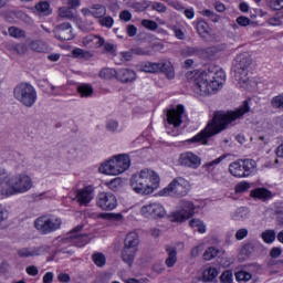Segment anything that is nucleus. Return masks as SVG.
Listing matches in <instances>:
<instances>
[{"label":"nucleus","instance_id":"1","mask_svg":"<svg viewBox=\"0 0 283 283\" xmlns=\"http://www.w3.org/2000/svg\"><path fill=\"white\" fill-rule=\"evenodd\" d=\"M249 109V102H244L243 105L235 111L228 113H214L212 122L209 123L199 134L193 136L191 139H188V143L207 145V143H209V138H213V136L222 134V132L227 129L228 125H231L234 120L242 118L244 114H248Z\"/></svg>","mask_w":283,"mask_h":283},{"label":"nucleus","instance_id":"2","mask_svg":"<svg viewBox=\"0 0 283 283\" xmlns=\"http://www.w3.org/2000/svg\"><path fill=\"white\" fill-rule=\"evenodd\" d=\"M33 182L30 175L8 172L0 166V196H17V193H28L32 189Z\"/></svg>","mask_w":283,"mask_h":283},{"label":"nucleus","instance_id":"3","mask_svg":"<svg viewBox=\"0 0 283 283\" xmlns=\"http://www.w3.org/2000/svg\"><path fill=\"white\" fill-rule=\"evenodd\" d=\"M227 74L220 70L213 73L212 71H205L197 73L192 80V90L199 96H209L216 94L219 90L224 87Z\"/></svg>","mask_w":283,"mask_h":283},{"label":"nucleus","instance_id":"4","mask_svg":"<svg viewBox=\"0 0 283 283\" xmlns=\"http://www.w3.org/2000/svg\"><path fill=\"white\" fill-rule=\"evenodd\" d=\"M160 186V176L151 169H144L130 177V187L135 193L149 196Z\"/></svg>","mask_w":283,"mask_h":283},{"label":"nucleus","instance_id":"5","mask_svg":"<svg viewBox=\"0 0 283 283\" xmlns=\"http://www.w3.org/2000/svg\"><path fill=\"white\" fill-rule=\"evenodd\" d=\"M130 166L132 159L129 158V155L119 154L113 156L112 159L102 164L98 171L105 176H120V174H125Z\"/></svg>","mask_w":283,"mask_h":283},{"label":"nucleus","instance_id":"6","mask_svg":"<svg viewBox=\"0 0 283 283\" xmlns=\"http://www.w3.org/2000/svg\"><path fill=\"white\" fill-rule=\"evenodd\" d=\"M13 96L24 107H34L39 96L36 88L30 83H20L13 90Z\"/></svg>","mask_w":283,"mask_h":283},{"label":"nucleus","instance_id":"7","mask_svg":"<svg viewBox=\"0 0 283 283\" xmlns=\"http://www.w3.org/2000/svg\"><path fill=\"white\" fill-rule=\"evenodd\" d=\"M256 167L258 163L253 159H238L229 165V172L234 178H249Z\"/></svg>","mask_w":283,"mask_h":283},{"label":"nucleus","instance_id":"8","mask_svg":"<svg viewBox=\"0 0 283 283\" xmlns=\"http://www.w3.org/2000/svg\"><path fill=\"white\" fill-rule=\"evenodd\" d=\"M189 180L182 177H176L166 188L163 189V196H171L172 198H185L189 193Z\"/></svg>","mask_w":283,"mask_h":283},{"label":"nucleus","instance_id":"9","mask_svg":"<svg viewBox=\"0 0 283 283\" xmlns=\"http://www.w3.org/2000/svg\"><path fill=\"white\" fill-rule=\"evenodd\" d=\"M196 216V206L192 201L181 199L178 202L177 210L171 213L172 222H187L189 218Z\"/></svg>","mask_w":283,"mask_h":283},{"label":"nucleus","instance_id":"10","mask_svg":"<svg viewBox=\"0 0 283 283\" xmlns=\"http://www.w3.org/2000/svg\"><path fill=\"white\" fill-rule=\"evenodd\" d=\"M61 218L59 217H40L34 221V227L36 231L42 233L43 235H48L49 233H54L57 229H61Z\"/></svg>","mask_w":283,"mask_h":283},{"label":"nucleus","instance_id":"11","mask_svg":"<svg viewBox=\"0 0 283 283\" xmlns=\"http://www.w3.org/2000/svg\"><path fill=\"white\" fill-rule=\"evenodd\" d=\"M95 201L96 207L102 209V211H114V209L118 207V200L116 199V196L107 191L98 192Z\"/></svg>","mask_w":283,"mask_h":283},{"label":"nucleus","instance_id":"12","mask_svg":"<svg viewBox=\"0 0 283 283\" xmlns=\"http://www.w3.org/2000/svg\"><path fill=\"white\" fill-rule=\"evenodd\" d=\"M96 193V187L93 185L84 186L75 190V200L80 205V207H87L90 202L94 200V196Z\"/></svg>","mask_w":283,"mask_h":283},{"label":"nucleus","instance_id":"13","mask_svg":"<svg viewBox=\"0 0 283 283\" xmlns=\"http://www.w3.org/2000/svg\"><path fill=\"white\" fill-rule=\"evenodd\" d=\"M140 213L144 218H165L167 211L159 202H150L142 207Z\"/></svg>","mask_w":283,"mask_h":283},{"label":"nucleus","instance_id":"14","mask_svg":"<svg viewBox=\"0 0 283 283\" xmlns=\"http://www.w3.org/2000/svg\"><path fill=\"white\" fill-rule=\"evenodd\" d=\"M50 251L48 245L40 247H28L20 248L17 250V255L22 260H28V258H39L40 255H45Z\"/></svg>","mask_w":283,"mask_h":283},{"label":"nucleus","instance_id":"15","mask_svg":"<svg viewBox=\"0 0 283 283\" xmlns=\"http://www.w3.org/2000/svg\"><path fill=\"white\" fill-rule=\"evenodd\" d=\"M182 116H185V106L178 105L175 108L167 111L166 120L167 125H172V127L178 128L182 125Z\"/></svg>","mask_w":283,"mask_h":283},{"label":"nucleus","instance_id":"16","mask_svg":"<svg viewBox=\"0 0 283 283\" xmlns=\"http://www.w3.org/2000/svg\"><path fill=\"white\" fill-rule=\"evenodd\" d=\"M201 163L200 157L191 151L181 153L178 158V164L181 167H189L190 169H198Z\"/></svg>","mask_w":283,"mask_h":283},{"label":"nucleus","instance_id":"17","mask_svg":"<svg viewBox=\"0 0 283 283\" xmlns=\"http://www.w3.org/2000/svg\"><path fill=\"white\" fill-rule=\"evenodd\" d=\"M234 78L237 81V85H239L241 90H251V80L249 78V71L234 70Z\"/></svg>","mask_w":283,"mask_h":283},{"label":"nucleus","instance_id":"18","mask_svg":"<svg viewBox=\"0 0 283 283\" xmlns=\"http://www.w3.org/2000/svg\"><path fill=\"white\" fill-rule=\"evenodd\" d=\"M116 78L120 83H134L136 81V71L132 69H119L116 71Z\"/></svg>","mask_w":283,"mask_h":283},{"label":"nucleus","instance_id":"19","mask_svg":"<svg viewBox=\"0 0 283 283\" xmlns=\"http://www.w3.org/2000/svg\"><path fill=\"white\" fill-rule=\"evenodd\" d=\"M250 197L254 200H261L262 202H266V200H271L273 198V192L264 187H261L251 190Z\"/></svg>","mask_w":283,"mask_h":283},{"label":"nucleus","instance_id":"20","mask_svg":"<svg viewBox=\"0 0 283 283\" xmlns=\"http://www.w3.org/2000/svg\"><path fill=\"white\" fill-rule=\"evenodd\" d=\"M250 65H251V55H249V53H241L237 55L235 63H234L235 70L249 71Z\"/></svg>","mask_w":283,"mask_h":283},{"label":"nucleus","instance_id":"21","mask_svg":"<svg viewBox=\"0 0 283 283\" xmlns=\"http://www.w3.org/2000/svg\"><path fill=\"white\" fill-rule=\"evenodd\" d=\"M158 72H163L167 76V78H174L176 76V72L174 71V64L167 60H163L157 62Z\"/></svg>","mask_w":283,"mask_h":283},{"label":"nucleus","instance_id":"22","mask_svg":"<svg viewBox=\"0 0 283 283\" xmlns=\"http://www.w3.org/2000/svg\"><path fill=\"white\" fill-rule=\"evenodd\" d=\"M230 218L234 222H244V220H249V208L239 207L234 211L230 212Z\"/></svg>","mask_w":283,"mask_h":283},{"label":"nucleus","instance_id":"23","mask_svg":"<svg viewBox=\"0 0 283 283\" xmlns=\"http://www.w3.org/2000/svg\"><path fill=\"white\" fill-rule=\"evenodd\" d=\"M136 253H138V250H132L129 248H123L122 250V261L124 264H127L129 269L134 266V261L136 260Z\"/></svg>","mask_w":283,"mask_h":283},{"label":"nucleus","instance_id":"24","mask_svg":"<svg viewBox=\"0 0 283 283\" xmlns=\"http://www.w3.org/2000/svg\"><path fill=\"white\" fill-rule=\"evenodd\" d=\"M138 244H140L138 233L129 232L124 240V249H132L138 251Z\"/></svg>","mask_w":283,"mask_h":283},{"label":"nucleus","instance_id":"25","mask_svg":"<svg viewBox=\"0 0 283 283\" xmlns=\"http://www.w3.org/2000/svg\"><path fill=\"white\" fill-rule=\"evenodd\" d=\"M56 39H60V41H70L72 39V27L70 23H63L57 28Z\"/></svg>","mask_w":283,"mask_h":283},{"label":"nucleus","instance_id":"26","mask_svg":"<svg viewBox=\"0 0 283 283\" xmlns=\"http://www.w3.org/2000/svg\"><path fill=\"white\" fill-rule=\"evenodd\" d=\"M166 252L168 254V258L166 259V266L171 269V266L178 262V251L174 245H166Z\"/></svg>","mask_w":283,"mask_h":283},{"label":"nucleus","instance_id":"27","mask_svg":"<svg viewBox=\"0 0 283 283\" xmlns=\"http://www.w3.org/2000/svg\"><path fill=\"white\" fill-rule=\"evenodd\" d=\"M92 7V17L93 19H103L107 14V7L102 3H94L91 4Z\"/></svg>","mask_w":283,"mask_h":283},{"label":"nucleus","instance_id":"28","mask_svg":"<svg viewBox=\"0 0 283 283\" xmlns=\"http://www.w3.org/2000/svg\"><path fill=\"white\" fill-rule=\"evenodd\" d=\"M38 14L42 17H50L52 14V8L50 7V2L48 1H40L34 7Z\"/></svg>","mask_w":283,"mask_h":283},{"label":"nucleus","instance_id":"29","mask_svg":"<svg viewBox=\"0 0 283 283\" xmlns=\"http://www.w3.org/2000/svg\"><path fill=\"white\" fill-rule=\"evenodd\" d=\"M197 32L201 39H207V36H211V27L205 20H200L197 23Z\"/></svg>","mask_w":283,"mask_h":283},{"label":"nucleus","instance_id":"30","mask_svg":"<svg viewBox=\"0 0 283 283\" xmlns=\"http://www.w3.org/2000/svg\"><path fill=\"white\" fill-rule=\"evenodd\" d=\"M138 71L154 74L158 72V62H143L138 65Z\"/></svg>","mask_w":283,"mask_h":283},{"label":"nucleus","instance_id":"31","mask_svg":"<svg viewBox=\"0 0 283 283\" xmlns=\"http://www.w3.org/2000/svg\"><path fill=\"white\" fill-rule=\"evenodd\" d=\"M116 69L104 67L99 71L98 76L104 81H112V78H116Z\"/></svg>","mask_w":283,"mask_h":283},{"label":"nucleus","instance_id":"32","mask_svg":"<svg viewBox=\"0 0 283 283\" xmlns=\"http://www.w3.org/2000/svg\"><path fill=\"white\" fill-rule=\"evenodd\" d=\"M30 50L33 52H48V43L43 40H35L29 44Z\"/></svg>","mask_w":283,"mask_h":283},{"label":"nucleus","instance_id":"33","mask_svg":"<svg viewBox=\"0 0 283 283\" xmlns=\"http://www.w3.org/2000/svg\"><path fill=\"white\" fill-rule=\"evenodd\" d=\"M261 238L265 244H273L277 234L275 233V230H265L261 233Z\"/></svg>","mask_w":283,"mask_h":283},{"label":"nucleus","instance_id":"34","mask_svg":"<svg viewBox=\"0 0 283 283\" xmlns=\"http://www.w3.org/2000/svg\"><path fill=\"white\" fill-rule=\"evenodd\" d=\"M77 92L82 98H90L94 94V87L90 84H82L77 87Z\"/></svg>","mask_w":283,"mask_h":283},{"label":"nucleus","instance_id":"35","mask_svg":"<svg viewBox=\"0 0 283 283\" xmlns=\"http://www.w3.org/2000/svg\"><path fill=\"white\" fill-rule=\"evenodd\" d=\"M191 229H196L198 233H207V224L200 219H192L189 222Z\"/></svg>","mask_w":283,"mask_h":283},{"label":"nucleus","instance_id":"36","mask_svg":"<svg viewBox=\"0 0 283 283\" xmlns=\"http://www.w3.org/2000/svg\"><path fill=\"white\" fill-rule=\"evenodd\" d=\"M72 244L74 247H85V244H90V237L87 234H78L77 237H73Z\"/></svg>","mask_w":283,"mask_h":283},{"label":"nucleus","instance_id":"37","mask_svg":"<svg viewBox=\"0 0 283 283\" xmlns=\"http://www.w3.org/2000/svg\"><path fill=\"white\" fill-rule=\"evenodd\" d=\"M8 33L9 36H12V39H25V31L18 27H9Z\"/></svg>","mask_w":283,"mask_h":283},{"label":"nucleus","instance_id":"38","mask_svg":"<svg viewBox=\"0 0 283 283\" xmlns=\"http://www.w3.org/2000/svg\"><path fill=\"white\" fill-rule=\"evenodd\" d=\"M92 260L94 262L95 265L103 268L104 264H106L107 259L105 258V254L101 253V252H95L92 255Z\"/></svg>","mask_w":283,"mask_h":283},{"label":"nucleus","instance_id":"39","mask_svg":"<svg viewBox=\"0 0 283 283\" xmlns=\"http://www.w3.org/2000/svg\"><path fill=\"white\" fill-rule=\"evenodd\" d=\"M72 54L75 59H92V53L90 51H85L83 49H74Z\"/></svg>","mask_w":283,"mask_h":283},{"label":"nucleus","instance_id":"40","mask_svg":"<svg viewBox=\"0 0 283 283\" xmlns=\"http://www.w3.org/2000/svg\"><path fill=\"white\" fill-rule=\"evenodd\" d=\"M98 23L102 25V28H107L111 30V28H114V18L111 15H104L98 19Z\"/></svg>","mask_w":283,"mask_h":283},{"label":"nucleus","instance_id":"41","mask_svg":"<svg viewBox=\"0 0 283 283\" xmlns=\"http://www.w3.org/2000/svg\"><path fill=\"white\" fill-rule=\"evenodd\" d=\"M218 277V270L216 268H209L203 272V280L211 282V280H216Z\"/></svg>","mask_w":283,"mask_h":283},{"label":"nucleus","instance_id":"42","mask_svg":"<svg viewBox=\"0 0 283 283\" xmlns=\"http://www.w3.org/2000/svg\"><path fill=\"white\" fill-rule=\"evenodd\" d=\"M218 256V249L210 247L203 253V260L210 261Z\"/></svg>","mask_w":283,"mask_h":283},{"label":"nucleus","instance_id":"43","mask_svg":"<svg viewBox=\"0 0 283 283\" xmlns=\"http://www.w3.org/2000/svg\"><path fill=\"white\" fill-rule=\"evenodd\" d=\"M224 156H221V157H218L217 159L210 161V163H207L203 165V168L206 169V171H213V168L217 167V165H220L221 161L223 160Z\"/></svg>","mask_w":283,"mask_h":283},{"label":"nucleus","instance_id":"44","mask_svg":"<svg viewBox=\"0 0 283 283\" xmlns=\"http://www.w3.org/2000/svg\"><path fill=\"white\" fill-rule=\"evenodd\" d=\"M133 54H136L137 56H151V51L149 48H135L132 50Z\"/></svg>","mask_w":283,"mask_h":283},{"label":"nucleus","instance_id":"45","mask_svg":"<svg viewBox=\"0 0 283 283\" xmlns=\"http://www.w3.org/2000/svg\"><path fill=\"white\" fill-rule=\"evenodd\" d=\"M59 17L61 19H72V7H61L59 9Z\"/></svg>","mask_w":283,"mask_h":283},{"label":"nucleus","instance_id":"46","mask_svg":"<svg viewBox=\"0 0 283 283\" xmlns=\"http://www.w3.org/2000/svg\"><path fill=\"white\" fill-rule=\"evenodd\" d=\"M142 25H143V28H146V30H150L153 32L158 30V23L154 20L145 19L142 21Z\"/></svg>","mask_w":283,"mask_h":283},{"label":"nucleus","instance_id":"47","mask_svg":"<svg viewBox=\"0 0 283 283\" xmlns=\"http://www.w3.org/2000/svg\"><path fill=\"white\" fill-rule=\"evenodd\" d=\"M251 189V184L249 181H241L235 186V193H244Z\"/></svg>","mask_w":283,"mask_h":283},{"label":"nucleus","instance_id":"48","mask_svg":"<svg viewBox=\"0 0 283 283\" xmlns=\"http://www.w3.org/2000/svg\"><path fill=\"white\" fill-rule=\"evenodd\" d=\"M202 14L203 17H208V19H210L212 23H218L220 21V15L209 9L203 10Z\"/></svg>","mask_w":283,"mask_h":283},{"label":"nucleus","instance_id":"49","mask_svg":"<svg viewBox=\"0 0 283 283\" xmlns=\"http://www.w3.org/2000/svg\"><path fill=\"white\" fill-rule=\"evenodd\" d=\"M235 277H237L238 282H249V280H251L252 275H251V273H249L247 271H239L235 273Z\"/></svg>","mask_w":283,"mask_h":283},{"label":"nucleus","instance_id":"50","mask_svg":"<svg viewBox=\"0 0 283 283\" xmlns=\"http://www.w3.org/2000/svg\"><path fill=\"white\" fill-rule=\"evenodd\" d=\"M272 107H275L276 109H283V95L273 97Z\"/></svg>","mask_w":283,"mask_h":283},{"label":"nucleus","instance_id":"51","mask_svg":"<svg viewBox=\"0 0 283 283\" xmlns=\"http://www.w3.org/2000/svg\"><path fill=\"white\" fill-rule=\"evenodd\" d=\"M271 10H283V0H270Z\"/></svg>","mask_w":283,"mask_h":283},{"label":"nucleus","instance_id":"52","mask_svg":"<svg viewBox=\"0 0 283 283\" xmlns=\"http://www.w3.org/2000/svg\"><path fill=\"white\" fill-rule=\"evenodd\" d=\"M249 235V230L247 228H241L235 232V240H244Z\"/></svg>","mask_w":283,"mask_h":283},{"label":"nucleus","instance_id":"53","mask_svg":"<svg viewBox=\"0 0 283 283\" xmlns=\"http://www.w3.org/2000/svg\"><path fill=\"white\" fill-rule=\"evenodd\" d=\"M106 129L107 132H116V129H118V122L115 119H109L106 124Z\"/></svg>","mask_w":283,"mask_h":283},{"label":"nucleus","instance_id":"54","mask_svg":"<svg viewBox=\"0 0 283 283\" xmlns=\"http://www.w3.org/2000/svg\"><path fill=\"white\" fill-rule=\"evenodd\" d=\"M153 10H156V12H167V6L163 2H154L151 6Z\"/></svg>","mask_w":283,"mask_h":283},{"label":"nucleus","instance_id":"55","mask_svg":"<svg viewBox=\"0 0 283 283\" xmlns=\"http://www.w3.org/2000/svg\"><path fill=\"white\" fill-rule=\"evenodd\" d=\"M237 23L242 28H247V25H251V20L244 15L237 18Z\"/></svg>","mask_w":283,"mask_h":283},{"label":"nucleus","instance_id":"56","mask_svg":"<svg viewBox=\"0 0 283 283\" xmlns=\"http://www.w3.org/2000/svg\"><path fill=\"white\" fill-rule=\"evenodd\" d=\"M126 32L128 36H136V34H138V28H136V25L134 24H128L126 27Z\"/></svg>","mask_w":283,"mask_h":283},{"label":"nucleus","instance_id":"57","mask_svg":"<svg viewBox=\"0 0 283 283\" xmlns=\"http://www.w3.org/2000/svg\"><path fill=\"white\" fill-rule=\"evenodd\" d=\"M120 61H132V59H134V52L132 51H124V52H120Z\"/></svg>","mask_w":283,"mask_h":283},{"label":"nucleus","instance_id":"58","mask_svg":"<svg viewBox=\"0 0 283 283\" xmlns=\"http://www.w3.org/2000/svg\"><path fill=\"white\" fill-rule=\"evenodd\" d=\"M120 187V179L115 178L108 182V189H112V191H116Z\"/></svg>","mask_w":283,"mask_h":283},{"label":"nucleus","instance_id":"59","mask_svg":"<svg viewBox=\"0 0 283 283\" xmlns=\"http://www.w3.org/2000/svg\"><path fill=\"white\" fill-rule=\"evenodd\" d=\"M25 272L28 273V275H32L34 277L39 275V268H36L35 265H29L27 266Z\"/></svg>","mask_w":283,"mask_h":283},{"label":"nucleus","instance_id":"60","mask_svg":"<svg viewBox=\"0 0 283 283\" xmlns=\"http://www.w3.org/2000/svg\"><path fill=\"white\" fill-rule=\"evenodd\" d=\"M119 19L122 21H132V12L127 11V10H124L119 13Z\"/></svg>","mask_w":283,"mask_h":283},{"label":"nucleus","instance_id":"61","mask_svg":"<svg viewBox=\"0 0 283 283\" xmlns=\"http://www.w3.org/2000/svg\"><path fill=\"white\" fill-rule=\"evenodd\" d=\"M14 50L18 54H25L28 52V45L20 43L15 45Z\"/></svg>","mask_w":283,"mask_h":283},{"label":"nucleus","instance_id":"62","mask_svg":"<svg viewBox=\"0 0 283 283\" xmlns=\"http://www.w3.org/2000/svg\"><path fill=\"white\" fill-rule=\"evenodd\" d=\"M268 23H269V25L280 27V25H282V20H280L279 17H273L268 20Z\"/></svg>","mask_w":283,"mask_h":283},{"label":"nucleus","instance_id":"63","mask_svg":"<svg viewBox=\"0 0 283 283\" xmlns=\"http://www.w3.org/2000/svg\"><path fill=\"white\" fill-rule=\"evenodd\" d=\"M54 282V274L52 272H46L43 276V283Z\"/></svg>","mask_w":283,"mask_h":283},{"label":"nucleus","instance_id":"64","mask_svg":"<svg viewBox=\"0 0 283 283\" xmlns=\"http://www.w3.org/2000/svg\"><path fill=\"white\" fill-rule=\"evenodd\" d=\"M57 280H59V282L67 283V282H70L71 277H70V274H67V273H60L57 275Z\"/></svg>","mask_w":283,"mask_h":283}]
</instances>
